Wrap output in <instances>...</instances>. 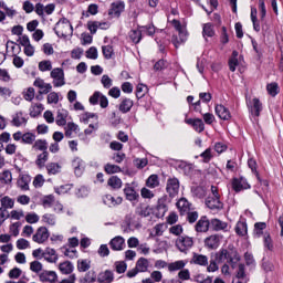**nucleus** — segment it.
<instances>
[{"mask_svg": "<svg viewBox=\"0 0 283 283\" xmlns=\"http://www.w3.org/2000/svg\"><path fill=\"white\" fill-rule=\"evenodd\" d=\"M15 247L17 249H19V251H25V249H30V241H28L27 239L20 238L17 240Z\"/></svg>", "mask_w": 283, "mask_h": 283, "instance_id": "13d9d810", "label": "nucleus"}, {"mask_svg": "<svg viewBox=\"0 0 283 283\" xmlns=\"http://www.w3.org/2000/svg\"><path fill=\"white\" fill-rule=\"evenodd\" d=\"M20 44L22 46H24L23 52L25 54V56H34V46L32 45V43L30 42V36L28 35H22L20 38Z\"/></svg>", "mask_w": 283, "mask_h": 283, "instance_id": "1a4fd4ad", "label": "nucleus"}, {"mask_svg": "<svg viewBox=\"0 0 283 283\" xmlns=\"http://www.w3.org/2000/svg\"><path fill=\"white\" fill-rule=\"evenodd\" d=\"M40 282L43 283H56V280H59V275H56V272L54 271H43L39 274Z\"/></svg>", "mask_w": 283, "mask_h": 283, "instance_id": "f8f14e48", "label": "nucleus"}, {"mask_svg": "<svg viewBox=\"0 0 283 283\" xmlns=\"http://www.w3.org/2000/svg\"><path fill=\"white\" fill-rule=\"evenodd\" d=\"M59 101H61V94L57 92H50L46 96V103L49 105H57Z\"/></svg>", "mask_w": 283, "mask_h": 283, "instance_id": "79ce46f5", "label": "nucleus"}, {"mask_svg": "<svg viewBox=\"0 0 283 283\" xmlns=\"http://www.w3.org/2000/svg\"><path fill=\"white\" fill-rule=\"evenodd\" d=\"M33 85L40 90V94H50L52 92V84L45 83L41 77L35 78Z\"/></svg>", "mask_w": 283, "mask_h": 283, "instance_id": "dca6fc26", "label": "nucleus"}, {"mask_svg": "<svg viewBox=\"0 0 283 283\" xmlns=\"http://www.w3.org/2000/svg\"><path fill=\"white\" fill-rule=\"evenodd\" d=\"M32 240L35 244H45V242L50 240V230H48V227H39L33 233Z\"/></svg>", "mask_w": 283, "mask_h": 283, "instance_id": "39448f33", "label": "nucleus"}, {"mask_svg": "<svg viewBox=\"0 0 283 283\" xmlns=\"http://www.w3.org/2000/svg\"><path fill=\"white\" fill-rule=\"evenodd\" d=\"M263 249L264 251H270L271 253L275 251V242H273V238L269 232L263 234Z\"/></svg>", "mask_w": 283, "mask_h": 283, "instance_id": "aec40b11", "label": "nucleus"}, {"mask_svg": "<svg viewBox=\"0 0 283 283\" xmlns=\"http://www.w3.org/2000/svg\"><path fill=\"white\" fill-rule=\"evenodd\" d=\"M184 232L185 229L182 228L181 224H175L169 228V233H171V235H176L177 238H180Z\"/></svg>", "mask_w": 283, "mask_h": 283, "instance_id": "6e6d98bb", "label": "nucleus"}, {"mask_svg": "<svg viewBox=\"0 0 283 283\" xmlns=\"http://www.w3.org/2000/svg\"><path fill=\"white\" fill-rule=\"evenodd\" d=\"M43 185H45V177H43V175H36L33 179V187H35V189H41Z\"/></svg>", "mask_w": 283, "mask_h": 283, "instance_id": "69168bd1", "label": "nucleus"}, {"mask_svg": "<svg viewBox=\"0 0 283 283\" xmlns=\"http://www.w3.org/2000/svg\"><path fill=\"white\" fill-rule=\"evenodd\" d=\"M266 90L270 96H277V94H280V86H277V83L268 84Z\"/></svg>", "mask_w": 283, "mask_h": 283, "instance_id": "e2e57ef3", "label": "nucleus"}, {"mask_svg": "<svg viewBox=\"0 0 283 283\" xmlns=\"http://www.w3.org/2000/svg\"><path fill=\"white\" fill-rule=\"evenodd\" d=\"M177 208L179 209V211L181 213H187V211H189V209H191V205L188 202L187 199L181 198L177 202Z\"/></svg>", "mask_w": 283, "mask_h": 283, "instance_id": "37998d69", "label": "nucleus"}, {"mask_svg": "<svg viewBox=\"0 0 283 283\" xmlns=\"http://www.w3.org/2000/svg\"><path fill=\"white\" fill-rule=\"evenodd\" d=\"M214 112L217 116L221 118V120H229V118H231V113L223 105H217Z\"/></svg>", "mask_w": 283, "mask_h": 283, "instance_id": "393cba45", "label": "nucleus"}, {"mask_svg": "<svg viewBox=\"0 0 283 283\" xmlns=\"http://www.w3.org/2000/svg\"><path fill=\"white\" fill-rule=\"evenodd\" d=\"M250 112L252 116H260V113L262 112V103L259 98L252 99V105L250 106Z\"/></svg>", "mask_w": 283, "mask_h": 283, "instance_id": "473e14b6", "label": "nucleus"}, {"mask_svg": "<svg viewBox=\"0 0 283 283\" xmlns=\"http://www.w3.org/2000/svg\"><path fill=\"white\" fill-rule=\"evenodd\" d=\"M42 222L49 227H54L56 224V217L52 213H45L42 216Z\"/></svg>", "mask_w": 283, "mask_h": 283, "instance_id": "de8ad7c7", "label": "nucleus"}, {"mask_svg": "<svg viewBox=\"0 0 283 283\" xmlns=\"http://www.w3.org/2000/svg\"><path fill=\"white\" fill-rule=\"evenodd\" d=\"M217 260L219 262H224V260H229L232 264V269H235V265L240 264V254L234 249L230 250H221L217 253Z\"/></svg>", "mask_w": 283, "mask_h": 283, "instance_id": "7ed1b4c3", "label": "nucleus"}, {"mask_svg": "<svg viewBox=\"0 0 283 283\" xmlns=\"http://www.w3.org/2000/svg\"><path fill=\"white\" fill-rule=\"evenodd\" d=\"M18 187L22 189V191H28V189H30V177L21 175L18 179Z\"/></svg>", "mask_w": 283, "mask_h": 283, "instance_id": "c9c22d12", "label": "nucleus"}, {"mask_svg": "<svg viewBox=\"0 0 283 283\" xmlns=\"http://www.w3.org/2000/svg\"><path fill=\"white\" fill-rule=\"evenodd\" d=\"M99 101V106L105 109L109 105V99H107V96H105L101 92H95L91 97H90V103L91 105H98Z\"/></svg>", "mask_w": 283, "mask_h": 283, "instance_id": "0eeeda50", "label": "nucleus"}, {"mask_svg": "<svg viewBox=\"0 0 283 283\" xmlns=\"http://www.w3.org/2000/svg\"><path fill=\"white\" fill-rule=\"evenodd\" d=\"M166 191L172 198L178 196V191H180V181L176 178H170L167 181Z\"/></svg>", "mask_w": 283, "mask_h": 283, "instance_id": "6e6552de", "label": "nucleus"}, {"mask_svg": "<svg viewBox=\"0 0 283 283\" xmlns=\"http://www.w3.org/2000/svg\"><path fill=\"white\" fill-rule=\"evenodd\" d=\"M133 107L134 101L126 97L119 103L118 109L122 112V114H127V112H130Z\"/></svg>", "mask_w": 283, "mask_h": 283, "instance_id": "a878e982", "label": "nucleus"}, {"mask_svg": "<svg viewBox=\"0 0 283 283\" xmlns=\"http://www.w3.org/2000/svg\"><path fill=\"white\" fill-rule=\"evenodd\" d=\"M92 262L87 259H80L77 260V271L80 273H85V271H90Z\"/></svg>", "mask_w": 283, "mask_h": 283, "instance_id": "ea45409f", "label": "nucleus"}, {"mask_svg": "<svg viewBox=\"0 0 283 283\" xmlns=\"http://www.w3.org/2000/svg\"><path fill=\"white\" fill-rule=\"evenodd\" d=\"M0 180L4 185H10L12 182V172L10 170H4L0 174Z\"/></svg>", "mask_w": 283, "mask_h": 283, "instance_id": "bf43d9fd", "label": "nucleus"}, {"mask_svg": "<svg viewBox=\"0 0 283 283\" xmlns=\"http://www.w3.org/2000/svg\"><path fill=\"white\" fill-rule=\"evenodd\" d=\"M220 242H222V235L212 234L205 239V247H207V249H218Z\"/></svg>", "mask_w": 283, "mask_h": 283, "instance_id": "4468645a", "label": "nucleus"}, {"mask_svg": "<svg viewBox=\"0 0 283 283\" xmlns=\"http://www.w3.org/2000/svg\"><path fill=\"white\" fill-rule=\"evenodd\" d=\"M187 125H192L193 129H196V132H205V123L202 122V119L200 118H188L186 119Z\"/></svg>", "mask_w": 283, "mask_h": 283, "instance_id": "c85d7f7f", "label": "nucleus"}, {"mask_svg": "<svg viewBox=\"0 0 283 283\" xmlns=\"http://www.w3.org/2000/svg\"><path fill=\"white\" fill-rule=\"evenodd\" d=\"M9 218L11 220H21L22 218H25V212L21 209L11 210L9 213Z\"/></svg>", "mask_w": 283, "mask_h": 283, "instance_id": "4d7b16f0", "label": "nucleus"}, {"mask_svg": "<svg viewBox=\"0 0 283 283\" xmlns=\"http://www.w3.org/2000/svg\"><path fill=\"white\" fill-rule=\"evenodd\" d=\"M76 132H78V125L74 124V123H69L65 127V136L67 138H72L73 134H76Z\"/></svg>", "mask_w": 283, "mask_h": 283, "instance_id": "864d4df0", "label": "nucleus"}, {"mask_svg": "<svg viewBox=\"0 0 283 283\" xmlns=\"http://www.w3.org/2000/svg\"><path fill=\"white\" fill-rule=\"evenodd\" d=\"M55 123L59 127H63L67 123V111L59 109L57 115L55 117Z\"/></svg>", "mask_w": 283, "mask_h": 283, "instance_id": "c756f323", "label": "nucleus"}, {"mask_svg": "<svg viewBox=\"0 0 283 283\" xmlns=\"http://www.w3.org/2000/svg\"><path fill=\"white\" fill-rule=\"evenodd\" d=\"M233 269H237V275L233 280V283H247L249 279H247V273L244 272V264L239 263Z\"/></svg>", "mask_w": 283, "mask_h": 283, "instance_id": "2eb2a0df", "label": "nucleus"}, {"mask_svg": "<svg viewBox=\"0 0 283 283\" xmlns=\"http://www.w3.org/2000/svg\"><path fill=\"white\" fill-rule=\"evenodd\" d=\"M175 247L180 253H187L193 247V239L189 235L178 237L175 241Z\"/></svg>", "mask_w": 283, "mask_h": 283, "instance_id": "20e7f679", "label": "nucleus"}, {"mask_svg": "<svg viewBox=\"0 0 283 283\" xmlns=\"http://www.w3.org/2000/svg\"><path fill=\"white\" fill-rule=\"evenodd\" d=\"M124 193L130 202H134V200H138V195L136 193V190H134L130 186H127L124 189Z\"/></svg>", "mask_w": 283, "mask_h": 283, "instance_id": "a18cd8bd", "label": "nucleus"}, {"mask_svg": "<svg viewBox=\"0 0 283 283\" xmlns=\"http://www.w3.org/2000/svg\"><path fill=\"white\" fill-rule=\"evenodd\" d=\"M30 271H32V273H41V271H43V263H41V261L31 262Z\"/></svg>", "mask_w": 283, "mask_h": 283, "instance_id": "0e129e2a", "label": "nucleus"}, {"mask_svg": "<svg viewBox=\"0 0 283 283\" xmlns=\"http://www.w3.org/2000/svg\"><path fill=\"white\" fill-rule=\"evenodd\" d=\"M108 187H112V189H120L123 187V180L116 176H112L107 181Z\"/></svg>", "mask_w": 283, "mask_h": 283, "instance_id": "49530a36", "label": "nucleus"}, {"mask_svg": "<svg viewBox=\"0 0 283 283\" xmlns=\"http://www.w3.org/2000/svg\"><path fill=\"white\" fill-rule=\"evenodd\" d=\"M43 109H45V107L41 103L31 104L29 114L32 118H36V116H41Z\"/></svg>", "mask_w": 283, "mask_h": 283, "instance_id": "cd10ccee", "label": "nucleus"}, {"mask_svg": "<svg viewBox=\"0 0 283 283\" xmlns=\"http://www.w3.org/2000/svg\"><path fill=\"white\" fill-rule=\"evenodd\" d=\"M105 171H106V174L112 175V174H120L122 170H120L119 166H116L114 164H107L105 166Z\"/></svg>", "mask_w": 283, "mask_h": 283, "instance_id": "338daca9", "label": "nucleus"}, {"mask_svg": "<svg viewBox=\"0 0 283 283\" xmlns=\"http://www.w3.org/2000/svg\"><path fill=\"white\" fill-rule=\"evenodd\" d=\"M59 269L64 275H70V273L74 271V265H72V262L70 261H64L59 264Z\"/></svg>", "mask_w": 283, "mask_h": 283, "instance_id": "4c0bfd02", "label": "nucleus"}, {"mask_svg": "<svg viewBox=\"0 0 283 283\" xmlns=\"http://www.w3.org/2000/svg\"><path fill=\"white\" fill-rule=\"evenodd\" d=\"M14 198H11L10 196H4L0 198V209H3L4 211H8V209H14Z\"/></svg>", "mask_w": 283, "mask_h": 283, "instance_id": "b1692460", "label": "nucleus"}, {"mask_svg": "<svg viewBox=\"0 0 283 283\" xmlns=\"http://www.w3.org/2000/svg\"><path fill=\"white\" fill-rule=\"evenodd\" d=\"M187 266V261L185 260H179L175 261L168 264V271L174 272V271H182Z\"/></svg>", "mask_w": 283, "mask_h": 283, "instance_id": "f704fd0d", "label": "nucleus"}, {"mask_svg": "<svg viewBox=\"0 0 283 283\" xmlns=\"http://www.w3.org/2000/svg\"><path fill=\"white\" fill-rule=\"evenodd\" d=\"M48 158H49L48 151H43L42 154L38 155L35 165H38L40 169L45 167V163H48Z\"/></svg>", "mask_w": 283, "mask_h": 283, "instance_id": "5fc2aeb1", "label": "nucleus"}, {"mask_svg": "<svg viewBox=\"0 0 283 283\" xmlns=\"http://www.w3.org/2000/svg\"><path fill=\"white\" fill-rule=\"evenodd\" d=\"M98 275H96V271H88L83 277L80 279V283H94L97 282Z\"/></svg>", "mask_w": 283, "mask_h": 283, "instance_id": "2f4dec72", "label": "nucleus"}, {"mask_svg": "<svg viewBox=\"0 0 283 283\" xmlns=\"http://www.w3.org/2000/svg\"><path fill=\"white\" fill-rule=\"evenodd\" d=\"M247 222L239 221L235 227V233H238V235H247Z\"/></svg>", "mask_w": 283, "mask_h": 283, "instance_id": "052dcab7", "label": "nucleus"}, {"mask_svg": "<svg viewBox=\"0 0 283 283\" xmlns=\"http://www.w3.org/2000/svg\"><path fill=\"white\" fill-rule=\"evenodd\" d=\"M103 202L107 207H117V205H123V197H113L112 195H106L103 198Z\"/></svg>", "mask_w": 283, "mask_h": 283, "instance_id": "412c9836", "label": "nucleus"}, {"mask_svg": "<svg viewBox=\"0 0 283 283\" xmlns=\"http://www.w3.org/2000/svg\"><path fill=\"white\" fill-rule=\"evenodd\" d=\"M34 151H48V140L45 139H36L32 146Z\"/></svg>", "mask_w": 283, "mask_h": 283, "instance_id": "e433bc0d", "label": "nucleus"}, {"mask_svg": "<svg viewBox=\"0 0 283 283\" xmlns=\"http://www.w3.org/2000/svg\"><path fill=\"white\" fill-rule=\"evenodd\" d=\"M55 34L62 39H67L74 33L72 23L66 18L60 19L54 28Z\"/></svg>", "mask_w": 283, "mask_h": 283, "instance_id": "f257e3e1", "label": "nucleus"}, {"mask_svg": "<svg viewBox=\"0 0 283 283\" xmlns=\"http://www.w3.org/2000/svg\"><path fill=\"white\" fill-rule=\"evenodd\" d=\"M170 23L175 28V30H177V32L179 33V40L178 38L172 39V43L175 48H178V45H180V43H185V41H187V36H189V33H187V24L181 23L176 19L171 20Z\"/></svg>", "mask_w": 283, "mask_h": 283, "instance_id": "f03ea898", "label": "nucleus"}, {"mask_svg": "<svg viewBox=\"0 0 283 283\" xmlns=\"http://www.w3.org/2000/svg\"><path fill=\"white\" fill-rule=\"evenodd\" d=\"M209 219L202 217L196 224L195 229L197 233H207L209 231Z\"/></svg>", "mask_w": 283, "mask_h": 283, "instance_id": "5701e85b", "label": "nucleus"}, {"mask_svg": "<svg viewBox=\"0 0 283 283\" xmlns=\"http://www.w3.org/2000/svg\"><path fill=\"white\" fill-rule=\"evenodd\" d=\"M139 273H147L149 271V260L145 258L138 259L136 268Z\"/></svg>", "mask_w": 283, "mask_h": 283, "instance_id": "72a5a7b5", "label": "nucleus"}, {"mask_svg": "<svg viewBox=\"0 0 283 283\" xmlns=\"http://www.w3.org/2000/svg\"><path fill=\"white\" fill-rule=\"evenodd\" d=\"M20 229H21V222H13L9 227V232L11 233V235H13V238H18L20 233Z\"/></svg>", "mask_w": 283, "mask_h": 283, "instance_id": "680f3d73", "label": "nucleus"}, {"mask_svg": "<svg viewBox=\"0 0 283 283\" xmlns=\"http://www.w3.org/2000/svg\"><path fill=\"white\" fill-rule=\"evenodd\" d=\"M51 78H53L54 87H63L65 85V72L61 67H55L50 73Z\"/></svg>", "mask_w": 283, "mask_h": 283, "instance_id": "423d86ee", "label": "nucleus"}, {"mask_svg": "<svg viewBox=\"0 0 283 283\" xmlns=\"http://www.w3.org/2000/svg\"><path fill=\"white\" fill-rule=\"evenodd\" d=\"M190 264H196L197 266H208L209 265V256L193 252L192 258L190 260Z\"/></svg>", "mask_w": 283, "mask_h": 283, "instance_id": "ddd939ff", "label": "nucleus"}, {"mask_svg": "<svg viewBox=\"0 0 283 283\" xmlns=\"http://www.w3.org/2000/svg\"><path fill=\"white\" fill-rule=\"evenodd\" d=\"M46 171L52 176H56V174H61V165L51 163L46 166Z\"/></svg>", "mask_w": 283, "mask_h": 283, "instance_id": "603ef678", "label": "nucleus"}, {"mask_svg": "<svg viewBox=\"0 0 283 283\" xmlns=\"http://www.w3.org/2000/svg\"><path fill=\"white\" fill-rule=\"evenodd\" d=\"M97 282L98 283H112L114 282V272L106 270L103 272H99L97 275Z\"/></svg>", "mask_w": 283, "mask_h": 283, "instance_id": "4be33fe9", "label": "nucleus"}, {"mask_svg": "<svg viewBox=\"0 0 283 283\" xmlns=\"http://www.w3.org/2000/svg\"><path fill=\"white\" fill-rule=\"evenodd\" d=\"M202 36H203V39H207V36H209V38L216 36V30L213 29V24H211V23L203 24Z\"/></svg>", "mask_w": 283, "mask_h": 283, "instance_id": "a19ab883", "label": "nucleus"}, {"mask_svg": "<svg viewBox=\"0 0 283 283\" xmlns=\"http://www.w3.org/2000/svg\"><path fill=\"white\" fill-rule=\"evenodd\" d=\"M211 226L213 227L214 231H226L228 224L224 221H221L219 219H212Z\"/></svg>", "mask_w": 283, "mask_h": 283, "instance_id": "09e8293b", "label": "nucleus"}, {"mask_svg": "<svg viewBox=\"0 0 283 283\" xmlns=\"http://www.w3.org/2000/svg\"><path fill=\"white\" fill-rule=\"evenodd\" d=\"M125 10V3L124 2H114L112 4V8L108 12L111 17H120V13Z\"/></svg>", "mask_w": 283, "mask_h": 283, "instance_id": "bb28decb", "label": "nucleus"}, {"mask_svg": "<svg viewBox=\"0 0 283 283\" xmlns=\"http://www.w3.org/2000/svg\"><path fill=\"white\" fill-rule=\"evenodd\" d=\"M232 189L239 193V191H244V189H251V185H249V181L242 177L234 178L232 179Z\"/></svg>", "mask_w": 283, "mask_h": 283, "instance_id": "9d476101", "label": "nucleus"}, {"mask_svg": "<svg viewBox=\"0 0 283 283\" xmlns=\"http://www.w3.org/2000/svg\"><path fill=\"white\" fill-rule=\"evenodd\" d=\"M206 205L208 209H211V211H220V209L223 207V205L220 202V198L218 197H209L206 200Z\"/></svg>", "mask_w": 283, "mask_h": 283, "instance_id": "a211bd4d", "label": "nucleus"}, {"mask_svg": "<svg viewBox=\"0 0 283 283\" xmlns=\"http://www.w3.org/2000/svg\"><path fill=\"white\" fill-rule=\"evenodd\" d=\"M129 39H132L133 43H140V39H143V30L134 29L129 32Z\"/></svg>", "mask_w": 283, "mask_h": 283, "instance_id": "c03bdc74", "label": "nucleus"}, {"mask_svg": "<svg viewBox=\"0 0 283 283\" xmlns=\"http://www.w3.org/2000/svg\"><path fill=\"white\" fill-rule=\"evenodd\" d=\"M109 247L113 251H123L125 249V238L115 237L109 241Z\"/></svg>", "mask_w": 283, "mask_h": 283, "instance_id": "f3484780", "label": "nucleus"}, {"mask_svg": "<svg viewBox=\"0 0 283 283\" xmlns=\"http://www.w3.org/2000/svg\"><path fill=\"white\" fill-rule=\"evenodd\" d=\"M27 123H28V119L25 118V116H23V112H18L14 114L12 118V125H14V127H21Z\"/></svg>", "mask_w": 283, "mask_h": 283, "instance_id": "7c9ffc66", "label": "nucleus"}, {"mask_svg": "<svg viewBox=\"0 0 283 283\" xmlns=\"http://www.w3.org/2000/svg\"><path fill=\"white\" fill-rule=\"evenodd\" d=\"M72 167L74 169L75 176H81L85 171V161L76 157L72 161Z\"/></svg>", "mask_w": 283, "mask_h": 283, "instance_id": "6ab92c4d", "label": "nucleus"}, {"mask_svg": "<svg viewBox=\"0 0 283 283\" xmlns=\"http://www.w3.org/2000/svg\"><path fill=\"white\" fill-rule=\"evenodd\" d=\"M160 185V181L158 180V175H150L146 181V187H149L150 189H156Z\"/></svg>", "mask_w": 283, "mask_h": 283, "instance_id": "8fccbe9b", "label": "nucleus"}, {"mask_svg": "<svg viewBox=\"0 0 283 283\" xmlns=\"http://www.w3.org/2000/svg\"><path fill=\"white\" fill-rule=\"evenodd\" d=\"M264 229H266V223L264 222H259L254 224V233L258 238L264 233Z\"/></svg>", "mask_w": 283, "mask_h": 283, "instance_id": "774afa93", "label": "nucleus"}, {"mask_svg": "<svg viewBox=\"0 0 283 283\" xmlns=\"http://www.w3.org/2000/svg\"><path fill=\"white\" fill-rule=\"evenodd\" d=\"M43 260L49 264H56V262H59V253H56L54 248L48 247L44 249Z\"/></svg>", "mask_w": 283, "mask_h": 283, "instance_id": "9b49d317", "label": "nucleus"}, {"mask_svg": "<svg viewBox=\"0 0 283 283\" xmlns=\"http://www.w3.org/2000/svg\"><path fill=\"white\" fill-rule=\"evenodd\" d=\"M38 67L40 72H52V61L43 60L39 62Z\"/></svg>", "mask_w": 283, "mask_h": 283, "instance_id": "3c124183", "label": "nucleus"}, {"mask_svg": "<svg viewBox=\"0 0 283 283\" xmlns=\"http://www.w3.org/2000/svg\"><path fill=\"white\" fill-rule=\"evenodd\" d=\"M22 96L24 101L32 103V101H34V96H36V91L34 90V87L24 88L22 92Z\"/></svg>", "mask_w": 283, "mask_h": 283, "instance_id": "58836bf2", "label": "nucleus"}]
</instances>
